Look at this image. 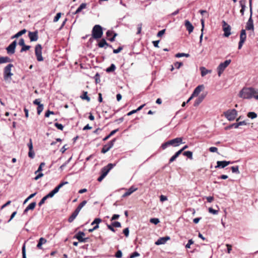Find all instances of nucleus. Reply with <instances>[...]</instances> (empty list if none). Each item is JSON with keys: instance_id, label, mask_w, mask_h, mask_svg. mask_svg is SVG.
I'll use <instances>...</instances> for the list:
<instances>
[{"instance_id": "nucleus-1", "label": "nucleus", "mask_w": 258, "mask_h": 258, "mask_svg": "<svg viewBox=\"0 0 258 258\" xmlns=\"http://www.w3.org/2000/svg\"><path fill=\"white\" fill-rule=\"evenodd\" d=\"M258 94V89L253 87H244L239 93V96L244 99L254 98L256 94Z\"/></svg>"}, {"instance_id": "nucleus-2", "label": "nucleus", "mask_w": 258, "mask_h": 258, "mask_svg": "<svg viewBox=\"0 0 258 258\" xmlns=\"http://www.w3.org/2000/svg\"><path fill=\"white\" fill-rule=\"evenodd\" d=\"M181 144H182V138H176L163 143L161 146V148L162 150H165L170 146L178 147Z\"/></svg>"}, {"instance_id": "nucleus-3", "label": "nucleus", "mask_w": 258, "mask_h": 258, "mask_svg": "<svg viewBox=\"0 0 258 258\" xmlns=\"http://www.w3.org/2000/svg\"><path fill=\"white\" fill-rule=\"evenodd\" d=\"M14 67L12 64H9L5 68L4 70V78L7 82H10L13 74L11 72L12 68Z\"/></svg>"}, {"instance_id": "nucleus-4", "label": "nucleus", "mask_w": 258, "mask_h": 258, "mask_svg": "<svg viewBox=\"0 0 258 258\" xmlns=\"http://www.w3.org/2000/svg\"><path fill=\"white\" fill-rule=\"evenodd\" d=\"M103 35V30L102 27L99 25H96L94 26L92 30V36L94 39H97L100 38Z\"/></svg>"}, {"instance_id": "nucleus-5", "label": "nucleus", "mask_w": 258, "mask_h": 258, "mask_svg": "<svg viewBox=\"0 0 258 258\" xmlns=\"http://www.w3.org/2000/svg\"><path fill=\"white\" fill-rule=\"evenodd\" d=\"M231 59H228L225 60L223 62H221L217 67V71L218 76L220 77L222 73L224 72L225 69L229 66L231 63Z\"/></svg>"}, {"instance_id": "nucleus-6", "label": "nucleus", "mask_w": 258, "mask_h": 258, "mask_svg": "<svg viewBox=\"0 0 258 258\" xmlns=\"http://www.w3.org/2000/svg\"><path fill=\"white\" fill-rule=\"evenodd\" d=\"M237 114V112L235 109L228 110L224 112L226 118L230 121L234 120Z\"/></svg>"}, {"instance_id": "nucleus-7", "label": "nucleus", "mask_w": 258, "mask_h": 258, "mask_svg": "<svg viewBox=\"0 0 258 258\" xmlns=\"http://www.w3.org/2000/svg\"><path fill=\"white\" fill-rule=\"evenodd\" d=\"M42 48L40 44H38L35 46V53L37 60L38 61H42L43 60V57L42 56Z\"/></svg>"}, {"instance_id": "nucleus-8", "label": "nucleus", "mask_w": 258, "mask_h": 258, "mask_svg": "<svg viewBox=\"0 0 258 258\" xmlns=\"http://www.w3.org/2000/svg\"><path fill=\"white\" fill-rule=\"evenodd\" d=\"M222 28L224 31L223 35L226 37H229L231 34V26L228 24L225 21L222 22Z\"/></svg>"}, {"instance_id": "nucleus-9", "label": "nucleus", "mask_w": 258, "mask_h": 258, "mask_svg": "<svg viewBox=\"0 0 258 258\" xmlns=\"http://www.w3.org/2000/svg\"><path fill=\"white\" fill-rule=\"evenodd\" d=\"M85 234L84 232L82 231H79L74 236V238L78 239V241L80 242H86L87 241L89 238H84L83 236H85Z\"/></svg>"}, {"instance_id": "nucleus-10", "label": "nucleus", "mask_w": 258, "mask_h": 258, "mask_svg": "<svg viewBox=\"0 0 258 258\" xmlns=\"http://www.w3.org/2000/svg\"><path fill=\"white\" fill-rule=\"evenodd\" d=\"M115 141V139H114L109 142L107 144L104 145L101 150V153L105 154L108 152L113 146Z\"/></svg>"}, {"instance_id": "nucleus-11", "label": "nucleus", "mask_w": 258, "mask_h": 258, "mask_svg": "<svg viewBox=\"0 0 258 258\" xmlns=\"http://www.w3.org/2000/svg\"><path fill=\"white\" fill-rule=\"evenodd\" d=\"M233 162L230 161H218L217 162V165L215 166L216 168H224L227 165L232 164Z\"/></svg>"}, {"instance_id": "nucleus-12", "label": "nucleus", "mask_w": 258, "mask_h": 258, "mask_svg": "<svg viewBox=\"0 0 258 258\" xmlns=\"http://www.w3.org/2000/svg\"><path fill=\"white\" fill-rule=\"evenodd\" d=\"M114 166L115 164L109 163L107 166H105L102 168L101 174L106 176L107 175L108 173L109 172V171L111 169H112Z\"/></svg>"}, {"instance_id": "nucleus-13", "label": "nucleus", "mask_w": 258, "mask_h": 258, "mask_svg": "<svg viewBox=\"0 0 258 258\" xmlns=\"http://www.w3.org/2000/svg\"><path fill=\"white\" fill-rule=\"evenodd\" d=\"M16 46V40H14L8 47H7L6 49L7 50V53L9 54L14 53Z\"/></svg>"}, {"instance_id": "nucleus-14", "label": "nucleus", "mask_w": 258, "mask_h": 258, "mask_svg": "<svg viewBox=\"0 0 258 258\" xmlns=\"http://www.w3.org/2000/svg\"><path fill=\"white\" fill-rule=\"evenodd\" d=\"M102 221V220L100 218H95L94 221L92 222L91 225H94L95 224H96V225H95L93 228L89 229L88 230V231L89 232H92L95 230H96L99 228V224Z\"/></svg>"}, {"instance_id": "nucleus-15", "label": "nucleus", "mask_w": 258, "mask_h": 258, "mask_svg": "<svg viewBox=\"0 0 258 258\" xmlns=\"http://www.w3.org/2000/svg\"><path fill=\"white\" fill-rule=\"evenodd\" d=\"M106 36L108 37V40L111 42H113L115 40V38L117 36V34L114 33L113 31L108 30L106 32Z\"/></svg>"}, {"instance_id": "nucleus-16", "label": "nucleus", "mask_w": 258, "mask_h": 258, "mask_svg": "<svg viewBox=\"0 0 258 258\" xmlns=\"http://www.w3.org/2000/svg\"><path fill=\"white\" fill-rule=\"evenodd\" d=\"M204 85L198 86L194 90L192 93V96H194L195 97L198 96L201 92L204 90Z\"/></svg>"}, {"instance_id": "nucleus-17", "label": "nucleus", "mask_w": 258, "mask_h": 258, "mask_svg": "<svg viewBox=\"0 0 258 258\" xmlns=\"http://www.w3.org/2000/svg\"><path fill=\"white\" fill-rule=\"evenodd\" d=\"M170 239L169 236H165L159 238L156 242L155 244L157 245H161V244H165L166 241Z\"/></svg>"}, {"instance_id": "nucleus-18", "label": "nucleus", "mask_w": 258, "mask_h": 258, "mask_svg": "<svg viewBox=\"0 0 258 258\" xmlns=\"http://www.w3.org/2000/svg\"><path fill=\"white\" fill-rule=\"evenodd\" d=\"M246 29L247 30H252V31L254 30L253 20L252 19V18H251V16H250L248 20V21L246 23Z\"/></svg>"}, {"instance_id": "nucleus-19", "label": "nucleus", "mask_w": 258, "mask_h": 258, "mask_svg": "<svg viewBox=\"0 0 258 258\" xmlns=\"http://www.w3.org/2000/svg\"><path fill=\"white\" fill-rule=\"evenodd\" d=\"M28 35L31 41H36L38 39V37L37 31L29 32Z\"/></svg>"}, {"instance_id": "nucleus-20", "label": "nucleus", "mask_w": 258, "mask_h": 258, "mask_svg": "<svg viewBox=\"0 0 258 258\" xmlns=\"http://www.w3.org/2000/svg\"><path fill=\"white\" fill-rule=\"evenodd\" d=\"M206 97V94H201L200 95L198 98L196 99L195 101L194 105V106L196 107L198 106L204 99V98Z\"/></svg>"}, {"instance_id": "nucleus-21", "label": "nucleus", "mask_w": 258, "mask_h": 258, "mask_svg": "<svg viewBox=\"0 0 258 258\" xmlns=\"http://www.w3.org/2000/svg\"><path fill=\"white\" fill-rule=\"evenodd\" d=\"M184 25L189 33H190L193 31L194 27L188 20L185 21Z\"/></svg>"}, {"instance_id": "nucleus-22", "label": "nucleus", "mask_w": 258, "mask_h": 258, "mask_svg": "<svg viewBox=\"0 0 258 258\" xmlns=\"http://www.w3.org/2000/svg\"><path fill=\"white\" fill-rule=\"evenodd\" d=\"M98 47L100 48H102L105 47V48H106V47H109L112 48V45L107 43L106 40L104 39H102L100 41L98 44Z\"/></svg>"}, {"instance_id": "nucleus-23", "label": "nucleus", "mask_w": 258, "mask_h": 258, "mask_svg": "<svg viewBox=\"0 0 258 258\" xmlns=\"http://www.w3.org/2000/svg\"><path fill=\"white\" fill-rule=\"evenodd\" d=\"M138 189L137 187H135L134 186H131L127 190L123 195V197H125L131 195L133 192L136 191Z\"/></svg>"}, {"instance_id": "nucleus-24", "label": "nucleus", "mask_w": 258, "mask_h": 258, "mask_svg": "<svg viewBox=\"0 0 258 258\" xmlns=\"http://www.w3.org/2000/svg\"><path fill=\"white\" fill-rule=\"evenodd\" d=\"M239 4L241 7V9L240 10V12L241 15L243 16L244 15L245 9L246 8V0H240L239 1Z\"/></svg>"}, {"instance_id": "nucleus-25", "label": "nucleus", "mask_w": 258, "mask_h": 258, "mask_svg": "<svg viewBox=\"0 0 258 258\" xmlns=\"http://www.w3.org/2000/svg\"><path fill=\"white\" fill-rule=\"evenodd\" d=\"M36 205V203L35 202L30 203L24 210V214H26L29 210H33L35 208Z\"/></svg>"}, {"instance_id": "nucleus-26", "label": "nucleus", "mask_w": 258, "mask_h": 258, "mask_svg": "<svg viewBox=\"0 0 258 258\" xmlns=\"http://www.w3.org/2000/svg\"><path fill=\"white\" fill-rule=\"evenodd\" d=\"M87 5L86 3L81 4L78 8L76 10V11L74 13V14H77L79 13L82 11L83 9H84L86 8Z\"/></svg>"}, {"instance_id": "nucleus-27", "label": "nucleus", "mask_w": 258, "mask_h": 258, "mask_svg": "<svg viewBox=\"0 0 258 258\" xmlns=\"http://www.w3.org/2000/svg\"><path fill=\"white\" fill-rule=\"evenodd\" d=\"M78 214L79 213L77 212L76 210H75V211L72 214V215L69 218L68 221L70 223L72 222L78 216Z\"/></svg>"}, {"instance_id": "nucleus-28", "label": "nucleus", "mask_w": 258, "mask_h": 258, "mask_svg": "<svg viewBox=\"0 0 258 258\" xmlns=\"http://www.w3.org/2000/svg\"><path fill=\"white\" fill-rule=\"evenodd\" d=\"M46 240L43 238V237H41L39 240V241H38V243L37 245V247L39 248V249H41L42 248V245L43 244H44L46 242Z\"/></svg>"}, {"instance_id": "nucleus-29", "label": "nucleus", "mask_w": 258, "mask_h": 258, "mask_svg": "<svg viewBox=\"0 0 258 258\" xmlns=\"http://www.w3.org/2000/svg\"><path fill=\"white\" fill-rule=\"evenodd\" d=\"M200 70L201 71V76L202 77L206 76L207 74L211 73V72L210 70L206 69L205 67L200 68Z\"/></svg>"}, {"instance_id": "nucleus-30", "label": "nucleus", "mask_w": 258, "mask_h": 258, "mask_svg": "<svg viewBox=\"0 0 258 258\" xmlns=\"http://www.w3.org/2000/svg\"><path fill=\"white\" fill-rule=\"evenodd\" d=\"M86 201H83L79 205V206L77 207L75 210L78 213H79L82 208L86 204Z\"/></svg>"}, {"instance_id": "nucleus-31", "label": "nucleus", "mask_w": 258, "mask_h": 258, "mask_svg": "<svg viewBox=\"0 0 258 258\" xmlns=\"http://www.w3.org/2000/svg\"><path fill=\"white\" fill-rule=\"evenodd\" d=\"M10 61H11L10 58L7 56L0 57V64L8 62H10Z\"/></svg>"}, {"instance_id": "nucleus-32", "label": "nucleus", "mask_w": 258, "mask_h": 258, "mask_svg": "<svg viewBox=\"0 0 258 258\" xmlns=\"http://www.w3.org/2000/svg\"><path fill=\"white\" fill-rule=\"evenodd\" d=\"M246 38V34L245 30L244 29H242L240 32V40L245 41Z\"/></svg>"}, {"instance_id": "nucleus-33", "label": "nucleus", "mask_w": 258, "mask_h": 258, "mask_svg": "<svg viewBox=\"0 0 258 258\" xmlns=\"http://www.w3.org/2000/svg\"><path fill=\"white\" fill-rule=\"evenodd\" d=\"M115 69H116V67H115V64L113 63H112L109 67L107 68L106 69V72L107 73L113 72L115 71Z\"/></svg>"}, {"instance_id": "nucleus-34", "label": "nucleus", "mask_w": 258, "mask_h": 258, "mask_svg": "<svg viewBox=\"0 0 258 258\" xmlns=\"http://www.w3.org/2000/svg\"><path fill=\"white\" fill-rule=\"evenodd\" d=\"M181 153L179 151L175 153V154L172 156L169 159V163L173 162L175 159L179 156Z\"/></svg>"}, {"instance_id": "nucleus-35", "label": "nucleus", "mask_w": 258, "mask_h": 258, "mask_svg": "<svg viewBox=\"0 0 258 258\" xmlns=\"http://www.w3.org/2000/svg\"><path fill=\"white\" fill-rule=\"evenodd\" d=\"M183 155L186 156L190 160L192 159V152L189 151H185L183 153Z\"/></svg>"}, {"instance_id": "nucleus-36", "label": "nucleus", "mask_w": 258, "mask_h": 258, "mask_svg": "<svg viewBox=\"0 0 258 258\" xmlns=\"http://www.w3.org/2000/svg\"><path fill=\"white\" fill-rule=\"evenodd\" d=\"M81 98L83 100H86L87 101H90V98L87 95V92L84 91L83 94L82 96H81Z\"/></svg>"}, {"instance_id": "nucleus-37", "label": "nucleus", "mask_w": 258, "mask_h": 258, "mask_svg": "<svg viewBox=\"0 0 258 258\" xmlns=\"http://www.w3.org/2000/svg\"><path fill=\"white\" fill-rule=\"evenodd\" d=\"M247 116L249 118L254 119L257 117V114L254 112H249L247 113Z\"/></svg>"}, {"instance_id": "nucleus-38", "label": "nucleus", "mask_w": 258, "mask_h": 258, "mask_svg": "<svg viewBox=\"0 0 258 258\" xmlns=\"http://www.w3.org/2000/svg\"><path fill=\"white\" fill-rule=\"evenodd\" d=\"M188 57L189 56V54L188 53H178L175 54V57L177 58L181 57Z\"/></svg>"}, {"instance_id": "nucleus-39", "label": "nucleus", "mask_w": 258, "mask_h": 258, "mask_svg": "<svg viewBox=\"0 0 258 258\" xmlns=\"http://www.w3.org/2000/svg\"><path fill=\"white\" fill-rule=\"evenodd\" d=\"M231 168L232 173H236V174L240 173L238 166H232V167H231Z\"/></svg>"}, {"instance_id": "nucleus-40", "label": "nucleus", "mask_w": 258, "mask_h": 258, "mask_svg": "<svg viewBox=\"0 0 258 258\" xmlns=\"http://www.w3.org/2000/svg\"><path fill=\"white\" fill-rule=\"evenodd\" d=\"M150 222L154 224L155 225H157L160 222V221L158 218H154L150 219Z\"/></svg>"}, {"instance_id": "nucleus-41", "label": "nucleus", "mask_w": 258, "mask_h": 258, "mask_svg": "<svg viewBox=\"0 0 258 258\" xmlns=\"http://www.w3.org/2000/svg\"><path fill=\"white\" fill-rule=\"evenodd\" d=\"M43 109V105L42 104L41 105H39V106H38L37 108V114L38 115H39L42 111Z\"/></svg>"}, {"instance_id": "nucleus-42", "label": "nucleus", "mask_w": 258, "mask_h": 258, "mask_svg": "<svg viewBox=\"0 0 258 258\" xmlns=\"http://www.w3.org/2000/svg\"><path fill=\"white\" fill-rule=\"evenodd\" d=\"M194 241L192 239L188 240L187 243L185 245V248L188 249L190 248V245L194 244Z\"/></svg>"}, {"instance_id": "nucleus-43", "label": "nucleus", "mask_w": 258, "mask_h": 258, "mask_svg": "<svg viewBox=\"0 0 258 258\" xmlns=\"http://www.w3.org/2000/svg\"><path fill=\"white\" fill-rule=\"evenodd\" d=\"M173 65L175 68L178 69L183 65V63L181 62L177 61L174 63Z\"/></svg>"}, {"instance_id": "nucleus-44", "label": "nucleus", "mask_w": 258, "mask_h": 258, "mask_svg": "<svg viewBox=\"0 0 258 258\" xmlns=\"http://www.w3.org/2000/svg\"><path fill=\"white\" fill-rule=\"evenodd\" d=\"M54 126L57 127L58 130H60L61 131H62L63 128V125L61 124V123H59L58 122H55L54 123Z\"/></svg>"}, {"instance_id": "nucleus-45", "label": "nucleus", "mask_w": 258, "mask_h": 258, "mask_svg": "<svg viewBox=\"0 0 258 258\" xmlns=\"http://www.w3.org/2000/svg\"><path fill=\"white\" fill-rule=\"evenodd\" d=\"M209 213L214 215H217L218 213V211L213 209L212 208H209L208 209Z\"/></svg>"}, {"instance_id": "nucleus-46", "label": "nucleus", "mask_w": 258, "mask_h": 258, "mask_svg": "<svg viewBox=\"0 0 258 258\" xmlns=\"http://www.w3.org/2000/svg\"><path fill=\"white\" fill-rule=\"evenodd\" d=\"M111 225L113 227H121L120 223L118 221H115V222L112 223Z\"/></svg>"}, {"instance_id": "nucleus-47", "label": "nucleus", "mask_w": 258, "mask_h": 258, "mask_svg": "<svg viewBox=\"0 0 258 258\" xmlns=\"http://www.w3.org/2000/svg\"><path fill=\"white\" fill-rule=\"evenodd\" d=\"M61 13H58L56 16H55V17L53 19V22H56L58 21V20L59 19V18H60L61 17Z\"/></svg>"}, {"instance_id": "nucleus-48", "label": "nucleus", "mask_w": 258, "mask_h": 258, "mask_svg": "<svg viewBox=\"0 0 258 258\" xmlns=\"http://www.w3.org/2000/svg\"><path fill=\"white\" fill-rule=\"evenodd\" d=\"M94 79L96 84L99 83L100 82V75L98 73L95 75Z\"/></svg>"}, {"instance_id": "nucleus-49", "label": "nucleus", "mask_w": 258, "mask_h": 258, "mask_svg": "<svg viewBox=\"0 0 258 258\" xmlns=\"http://www.w3.org/2000/svg\"><path fill=\"white\" fill-rule=\"evenodd\" d=\"M28 156L31 159H33L34 158L35 153H34V152L33 151V149H32V150L29 151Z\"/></svg>"}, {"instance_id": "nucleus-50", "label": "nucleus", "mask_w": 258, "mask_h": 258, "mask_svg": "<svg viewBox=\"0 0 258 258\" xmlns=\"http://www.w3.org/2000/svg\"><path fill=\"white\" fill-rule=\"evenodd\" d=\"M22 258H26L25 243H24L22 247Z\"/></svg>"}, {"instance_id": "nucleus-51", "label": "nucleus", "mask_w": 258, "mask_h": 258, "mask_svg": "<svg viewBox=\"0 0 258 258\" xmlns=\"http://www.w3.org/2000/svg\"><path fill=\"white\" fill-rule=\"evenodd\" d=\"M122 252L120 250H118L115 254V256L117 258H121L122 257Z\"/></svg>"}, {"instance_id": "nucleus-52", "label": "nucleus", "mask_w": 258, "mask_h": 258, "mask_svg": "<svg viewBox=\"0 0 258 258\" xmlns=\"http://www.w3.org/2000/svg\"><path fill=\"white\" fill-rule=\"evenodd\" d=\"M139 255L140 253L137 251H135L130 255V258H135L136 257L139 256Z\"/></svg>"}, {"instance_id": "nucleus-53", "label": "nucleus", "mask_w": 258, "mask_h": 258, "mask_svg": "<svg viewBox=\"0 0 258 258\" xmlns=\"http://www.w3.org/2000/svg\"><path fill=\"white\" fill-rule=\"evenodd\" d=\"M47 198L44 196L41 200L38 203V205L39 206H41L45 202V201L47 200Z\"/></svg>"}, {"instance_id": "nucleus-54", "label": "nucleus", "mask_w": 258, "mask_h": 258, "mask_svg": "<svg viewBox=\"0 0 258 258\" xmlns=\"http://www.w3.org/2000/svg\"><path fill=\"white\" fill-rule=\"evenodd\" d=\"M30 46L24 45V46H22V48L21 50V52L28 50L30 49Z\"/></svg>"}, {"instance_id": "nucleus-55", "label": "nucleus", "mask_w": 258, "mask_h": 258, "mask_svg": "<svg viewBox=\"0 0 258 258\" xmlns=\"http://www.w3.org/2000/svg\"><path fill=\"white\" fill-rule=\"evenodd\" d=\"M71 158H70L68 160H67L64 163H63L62 165H61L60 166V169L62 170L63 169V168L67 166V165L69 163L70 161L71 160Z\"/></svg>"}, {"instance_id": "nucleus-56", "label": "nucleus", "mask_w": 258, "mask_h": 258, "mask_svg": "<svg viewBox=\"0 0 258 258\" xmlns=\"http://www.w3.org/2000/svg\"><path fill=\"white\" fill-rule=\"evenodd\" d=\"M50 114H54V112L53 111L48 110L45 114V117H48Z\"/></svg>"}, {"instance_id": "nucleus-57", "label": "nucleus", "mask_w": 258, "mask_h": 258, "mask_svg": "<svg viewBox=\"0 0 258 258\" xmlns=\"http://www.w3.org/2000/svg\"><path fill=\"white\" fill-rule=\"evenodd\" d=\"M55 194L53 192V190L51 191L49 194L45 196L47 199L52 198L54 196Z\"/></svg>"}, {"instance_id": "nucleus-58", "label": "nucleus", "mask_w": 258, "mask_h": 258, "mask_svg": "<svg viewBox=\"0 0 258 258\" xmlns=\"http://www.w3.org/2000/svg\"><path fill=\"white\" fill-rule=\"evenodd\" d=\"M167 200V197L164 195H161L160 196V201L161 202H164V201H166Z\"/></svg>"}, {"instance_id": "nucleus-59", "label": "nucleus", "mask_w": 258, "mask_h": 258, "mask_svg": "<svg viewBox=\"0 0 258 258\" xmlns=\"http://www.w3.org/2000/svg\"><path fill=\"white\" fill-rule=\"evenodd\" d=\"M44 165H45V163L44 162L41 163L37 170L35 172V173L41 171L42 170V167H43Z\"/></svg>"}, {"instance_id": "nucleus-60", "label": "nucleus", "mask_w": 258, "mask_h": 258, "mask_svg": "<svg viewBox=\"0 0 258 258\" xmlns=\"http://www.w3.org/2000/svg\"><path fill=\"white\" fill-rule=\"evenodd\" d=\"M123 233L125 235L126 237H128L129 235V229L128 228H126L123 230Z\"/></svg>"}, {"instance_id": "nucleus-61", "label": "nucleus", "mask_w": 258, "mask_h": 258, "mask_svg": "<svg viewBox=\"0 0 258 258\" xmlns=\"http://www.w3.org/2000/svg\"><path fill=\"white\" fill-rule=\"evenodd\" d=\"M122 49V47L119 46L117 49H113V52L114 53H118Z\"/></svg>"}, {"instance_id": "nucleus-62", "label": "nucleus", "mask_w": 258, "mask_h": 258, "mask_svg": "<svg viewBox=\"0 0 258 258\" xmlns=\"http://www.w3.org/2000/svg\"><path fill=\"white\" fill-rule=\"evenodd\" d=\"M26 32V30L25 29H23L19 32H17V38L21 35H22L23 34L25 33Z\"/></svg>"}, {"instance_id": "nucleus-63", "label": "nucleus", "mask_w": 258, "mask_h": 258, "mask_svg": "<svg viewBox=\"0 0 258 258\" xmlns=\"http://www.w3.org/2000/svg\"><path fill=\"white\" fill-rule=\"evenodd\" d=\"M209 151L211 152H217L218 151V149L216 147H211L209 148Z\"/></svg>"}, {"instance_id": "nucleus-64", "label": "nucleus", "mask_w": 258, "mask_h": 258, "mask_svg": "<svg viewBox=\"0 0 258 258\" xmlns=\"http://www.w3.org/2000/svg\"><path fill=\"white\" fill-rule=\"evenodd\" d=\"M165 32V29H163V30H162L159 31L157 35V36L158 37L162 36L164 34Z\"/></svg>"}]
</instances>
